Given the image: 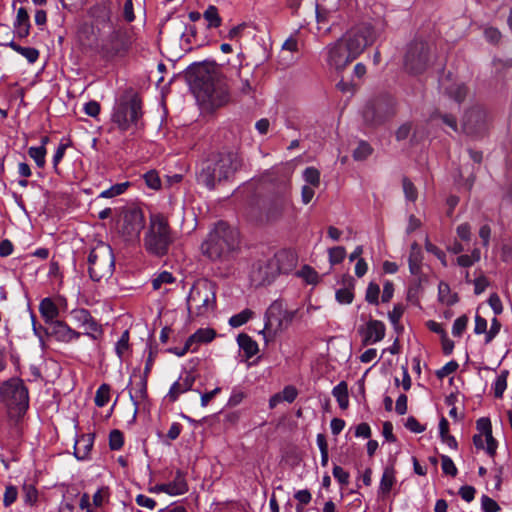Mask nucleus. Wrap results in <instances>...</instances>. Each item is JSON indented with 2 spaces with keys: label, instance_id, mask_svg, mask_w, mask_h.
<instances>
[{
  "label": "nucleus",
  "instance_id": "f257e3e1",
  "mask_svg": "<svg viewBox=\"0 0 512 512\" xmlns=\"http://www.w3.org/2000/svg\"><path fill=\"white\" fill-rule=\"evenodd\" d=\"M190 86L196 98L211 108L230 100L229 87L221 68L214 62L197 63L188 71Z\"/></svg>",
  "mask_w": 512,
  "mask_h": 512
},
{
  "label": "nucleus",
  "instance_id": "f03ea898",
  "mask_svg": "<svg viewBox=\"0 0 512 512\" xmlns=\"http://www.w3.org/2000/svg\"><path fill=\"white\" fill-rule=\"evenodd\" d=\"M241 167L238 153L221 152L204 161L198 173V182L208 189H213L221 181L229 180Z\"/></svg>",
  "mask_w": 512,
  "mask_h": 512
},
{
  "label": "nucleus",
  "instance_id": "7ed1b4c3",
  "mask_svg": "<svg viewBox=\"0 0 512 512\" xmlns=\"http://www.w3.org/2000/svg\"><path fill=\"white\" fill-rule=\"evenodd\" d=\"M297 264V257L291 250H280L272 257L259 260L250 273L255 286L271 284L280 274L291 272Z\"/></svg>",
  "mask_w": 512,
  "mask_h": 512
},
{
  "label": "nucleus",
  "instance_id": "20e7f679",
  "mask_svg": "<svg viewBox=\"0 0 512 512\" xmlns=\"http://www.w3.org/2000/svg\"><path fill=\"white\" fill-rule=\"evenodd\" d=\"M0 400L7 406L8 415L17 430L29 407L28 389L17 377L4 381L0 386Z\"/></svg>",
  "mask_w": 512,
  "mask_h": 512
},
{
  "label": "nucleus",
  "instance_id": "39448f33",
  "mask_svg": "<svg viewBox=\"0 0 512 512\" xmlns=\"http://www.w3.org/2000/svg\"><path fill=\"white\" fill-rule=\"evenodd\" d=\"M238 246V232L226 222H218L202 244V251L210 259L225 257Z\"/></svg>",
  "mask_w": 512,
  "mask_h": 512
},
{
  "label": "nucleus",
  "instance_id": "423d86ee",
  "mask_svg": "<svg viewBox=\"0 0 512 512\" xmlns=\"http://www.w3.org/2000/svg\"><path fill=\"white\" fill-rule=\"evenodd\" d=\"M173 240L168 219L160 213L152 214L148 230L144 236L145 249L153 255L164 256L167 254Z\"/></svg>",
  "mask_w": 512,
  "mask_h": 512
},
{
  "label": "nucleus",
  "instance_id": "0eeeda50",
  "mask_svg": "<svg viewBox=\"0 0 512 512\" xmlns=\"http://www.w3.org/2000/svg\"><path fill=\"white\" fill-rule=\"evenodd\" d=\"M216 306L214 285L207 280L197 281L190 289L187 297V308L190 317L206 316Z\"/></svg>",
  "mask_w": 512,
  "mask_h": 512
},
{
  "label": "nucleus",
  "instance_id": "6e6552de",
  "mask_svg": "<svg viewBox=\"0 0 512 512\" xmlns=\"http://www.w3.org/2000/svg\"><path fill=\"white\" fill-rule=\"evenodd\" d=\"M89 276L93 281H100L113 274L115 257L110 245L99 242L89 253Z\"/></svg>",
  "mask_w": 512,
  "mask_h": 512
},
{
  "label": "nucleus",
  "instance_id": "1a4fd4ad",
  "mask_svg": "<svg viewBox=\"0 0 512 512\" xmlns=\"http://www.w3.org/2000/svg\"><path fill=\"white\" fill-rule=\"evenodd\" d=\"M297 314V310H288L282 301H274L265 314V325L262 331L264 338L274 337L287 329Z\"/></svg>",
  "mask_w": 512,
  "mask_h": 512
},
{
  "label": "nucleus",
  "instance_id": "9d476101",
  "mask_svg": "<svg viewBox=\"0 0 512 512\" xmlns=\"http://www.w3.org/2000/svg\"><path fill=\"white\" fill-rule=\"evenodd\" d=\"M133 42L134 35L131 30L116 27L102 40L101 51L106 58L123 57L128 53Z\"/></svg>",
  "mask_w": 512,
  "mask_h": 512
},
{
  "label": "nucleus",
  "instance_id": "9b49d317",
  "mask_svg": "<svg viewBox=\"0 0 512 512\" xmlns=\"http://www.w3.org/2000/svg\"><path fill=\"white\" fill-rule=\"evenodd\" d=\"M379 34V29L370 23H360L353 26L342 37L348 48L352 51V55L357 57L364 49L373 44Z\"/></svg>",
  "mask_w": 512,
  "mask_h": 512
},
{
  "label": "nucleus",
  "instance_id": "f8f14e48",
  "mask_svg": "<svg viewBox=\"0 0 512 512\" xmlns=\"http://www.w3.org/2000/svg\"><path fill=\"white\" fill-rule=\"evenodd\" d=\"M490 114L481 104L470 106L462 118V131L473 137L483 136L490 127Z\"/></svg>",
  "mask_w": 512,
  "mask_h": 512
},
{
  "label": "nucleus",
  "instance_id": "ddd939ff",
  "mask_svg": "<svg viewBox=\"0 0 512 512\" xmlns=\"http://www.w3.org/2000/svg\"><path fill=\"white\" fill-rule=\"evenodd\" d=\"M429 61V46L426 42L413 41L408 45L404 57V66L410 74L424 72L428 67Z\"/></svg>",
  "mask_w": 512,
  "mask_h": 512
},
{
  "label": "nucleus",
  "instance_id": "4468645a",
  "mask_svg": "<svg viewBox=\"0 0 512 512\" xmlns=\"http://www.w3.org/2000/svg\"><path fill=\"white\" fill-rule=\"evenodd\" d=\"M142 116L140 101L132 98L129 101L121 102L114 107L112 121L117 124L119 129L125 131L132 124H136Z\"/></svg>",
  "mask_w": 512,
  "mask_h": 512
},
{
  "label": "nucleus",
  "instance_id": "2eb2a0df",
  "mask_svg": "<svg viewBox=\"0 0 512 512\" xmlns=\"http://www.w3.org/2000/svg\"><path fill=\"white\" fill-rule=\"evenodd\" d=\"M326 51L327 63L337 71L344 69L349 63L357 58L356 55H352V51L348 48L342 38L328 45L326 47Z\"/></svg>",
  "mask_w": 512,
  "mask_h": 512
},
{
  "label": "nucleus",
  "instance_id": "dca6fc26",
  "mask_svg": "<svg viewBox=\"0 0 512 512\" xmlns=\"http://www.w3.org/2000/svg\"><path fill=\"white\" fill-rule=\"evenodd\" d=\"M145 225L143 212L138 208H131L124 212L120 232L127 241L139 239Z\"/></svg>",
  "mask_w": 512,
  "mask_h": 512
},
{
  "label": "nucleus",
  "instance_id": "f3484780",
  "mask_svg": "<svg viewBox=\"0 0 512 512\" xmlns=\"http://www.w3.org/2000/svg\"><path fill=\"white\" fill-rule=\"evenodd\" d=\"M292 207V201L287 192H282L267 199L263 210L268 221L280 219Z\"/></svg>",
  "mask_w": 512,
  "mask_h": 512
},
{
  "label": "nucleus",
  "instance_id": "a211bd4d",
  "mask_svg": "<svg viewBox=\"0 0 512 512\" xmlns=\"http://www.w3.org/2000/svg\"><path fill=\"white\" fill-rule=\"evenodd\" d=\"M71 319L84 329V334L96 340L102 334L101 325L92 317L91 313L84 308H76L70 312Z\"/></svg>",
  "mask_w": 512,
  "mask_h": 512
},
{
  "label": "nucleus",
  "instance_id": "6ab92c4d",
  "mask_svg": "<svg viewBox=\"0 0 512 512\" xmlns=\"http://www.w3.org/2000/svg\"><path fill=\"white\" fill-rule=\"evenodd\" d=\"M44 333L46 336L54 338L56 341L65 344L78 340L82 335L62 320H58L47 325L44 329Z\"/></svg>",
  "mask_w": 512,
  "mask_h": 512
},
{
  "label": "nucleus",
  "instance_id": "aec40b11",
  "mask_svg": "<svg viewBox=\"0 0 512 512\" xmlns=\"http://www.w3.org/2000/svg\"><path fill=\"white\" fill-rule=\"evenodd\" d=\"M137 380H131V389L129 390V396L130 399L134 405V415L133 417H136V414L138 412L139 406L144 403L148 398L147 393V381L148 377L137 374L136 371L132 374V379Z\"/></svg>",
  "mask_w": 512,
  "mask_h": 512
},
{
  "label": "nucleus",
  "instance_id": "412c9836",
  "mask_svg": "<svg viewBox=\"0 0 512 512\" xmlns=\"http://www.w3.org/2000/svg\"><path fill=\"white\" fill-rule=\"evenodd\" d=\"M385 325L379 320L371 319L367 322L366 326L360 330L363 337V345L375 344L381 341L385 336Z\"/></svg>",
  "mask_w": 512,
  "mask_h": 512
},
{
  "label": "nucleus",
  "instance_id": "4be33fe9",
  "mask_svg": "<svg viewBox=\"0 0 512 512\" xmlns=\"http://www.w3.org/2000/svg\"><path fill=\"white\" fill-rule=\"evenodd\" d=\"M196 380V376L192 371H185L180 375L179 379L175 381L167 394V398L174 402L179 396L192 389Z\"/></svg>",
  "mask_w": 512,
  "mask_h": 512
},
{
  "label": "nucleus",
  "instance_id": "5701e85b",
  "mask_svg": "<svg viewBox=\"0 0 512 512\" xmlns=\"http://www.w3.org/2000/svg\"><path fill=\"white\" fill-rule=\"evenodd\" d=\"M89 15L94 19L95 23H108L111 19V2L109 0H101L90 8Z\"/></svg>",
  "mask_w": 512,
  "mask_h": 512
},
{
  "label": "nucleus",
  "instance_id": "b1692460",
  "mask_svg": "<svg viewBox=\"0 0 512 512\" xmlns=\"http://www.w3.org/2000/svg\"><path fill=\"white\" fill-rule=\"evenodd\" d=\"M14 32L19 38H26L30 33V18L27 10L20 7L14 21Z\"/></svg>",
  "mask_w": 512,
  "mask_h": 512
},
{
  "label": "nucleus",
  "instance_id": "393cba45",
  "mask_svg": "<svg viewBox=\"0 0 512 512\" xmlns=\"http://www.w3.org/2000/svg\"><path fill=\"white\" fill-rule=\"evenodd\" d=\"M316 19L319 28H325L328 31L330 29L328 25L337 24L340 20V16L329 13L328 5L318 3L316 5Z\"/></svg>",
  "mask_w": 512,
  "mask_h": 512
},
{
  "label": "nucleus",
  "instance_id": "a878e982",
  "mask_svg": "<svg viewBox=\"0 0 512 512\" xmlns=\"http://www.w3.org/2000/svg\"><path fill=\"white\" fill-rule=\"evenodd\" d=\"M39 312L47 325L58 321L57 317L59 315V309L55 302L49 297L41 300L39 304Z\"/></svg>",
  "mask_w": 512,
  "mask_h": 512
},
{
  "label": "nucleus",
  "instance_id": "bb28decb",
  "mask_svg": "<svg viewBox=\"0 0 512 512\" xmlns=\"http://www.w3.org/2000/svg\"><path fill=\"white\" fill-rule=\"evenodd\" d=\"M344 287L336 290L335 298L339 304H351L354 299V279L351 276L343 277Z\"/></svg>",
  "mask_w": 512,
  "mask_h": 512
},
{
  "label": "nucleus",
  "instance_id": "cd10ccee",
  "mask_svg": "<svg viewBox=\"0 0 512 512\" xmlns=\"http://www.w3.org/2000/svg\"><path fill=\"white\" fill-rule=\"evenodd\" d=\"M441 87L445 94L457 103H461L468 94V88L463 83H453L448 85L443 79L441 80Z\"/></svg>",
  "mask_w": 512,
  "mask_h": 512
},
{
  "label": "nucleus",
  "instance_id": "c85d7f7f",
  "mask_svg": "<svg viewBox=\"0 0 512 512\" xmlns=\"http://www.w3.org/2000/svg\"><path fill=\"white\" fill-rule=\"evenodd\" d=\"M93 446V437L90 434L81 435L74 445V455L78 460L88 458Z\"/></svg>",
  "mask_w": 512,
  "mask_h": 512
},
{
  "label": "nucleus",
  "instance_id": "c756f323",
  "mask_svg": "<svg viewBox=\"0 0 512 512\" xmlns=\"http://www.w3.org/2000/svg\"><path fill=\"white\" fill-rule=\"evenodd\" d=\"M215 336V330L211 328H201L189 336L188 340L194 347H196L197 350L200 344L211 342Z\"/></svg>",
  "mask_w": 512,
  "mask_h": 512
},
{
  "label": "nucleus",
  "instance_id": "7c9ffc66",
  "mask_svg": "<svg viewBox=\"0 0 512 512\" xmlns=\"http://www.w3.org/2000/svg\"><path fill=\"white\" fill-rule=\"evenodd\" d=\"M364 121L370 125L382 123L385 117L379 113L378 103H368L363 110Z\"/></svg>",
  "mask_w": 512,
  "mask_h": 512
},
{
  "label": "nucleus",
  "instance_id": "2f4dec72",
  "mask_svg": "<svg viewBox=\"0 0 512 512\" xmlns=\"http://www.w3.org/2000/svg\"><path fill=\"white\" fill-rule=\"evenodd\" d=\"M239 347L244 351L246 358H251L258 352V344L249 335L242 333L237 337Z\"/></svg>",
  "mask_w": 512,
  "mask_h": 512
},
{
  "label": "nucleus",
  "instance_id": "473e14b6",
  "mask_svg": "<svg viewBox=\"0 0 512 512\" xmlns=\"http://www.w3.org/2000/svg\"><path fill=\"white\" fill-rule=\"evenodd\" d=\"M395 482H396L395 469L393 468V466L386 467L383 471V474H382V477L380 480L379 492L384 495L388 494L391 491Z\"/></svg>",
  "mask_w": 512,
  "mask_h": 512
},
{
  "label": "nucleus",
  "instance_id": "72a5a7b5",
  "mask_svg": "<svg viewBox=\"0 0 512 512\" xmlns=\"http://www.w3.org/2000/svg\"><path fill=\"white\" fill-rule=\"evenodd\" d=\"M167 494L176 496L187 492L188 487L184 476L178 471L172 482L167 483Z\"/></svg>",
  "mask_w": 512,
  "mask_h": 512
},
{
  "label": "nucleus",
  "instance_id": "f704fd0d",
  "mask_svg": "<svg viewBox=\"0 0 512 512\" xmlns=\"http://www.w3.org/2000/svg\"><path fill=\"white\" fill-rule=\"evenodd\" d=\"M438 299L447 306H452L458 301L457 294L452 293L450 286L442 281L438 285Z\"/></svg>",
  "mask_w": 512,
  "mask_h": 512
},
{
  "label": "nucleus",
  "instance_id": "c9c22d12",
  "mask_svg": "<svg viewBox=\"0 0 512 512\" xmlns=\"http://www.w3.org/2000/svg\"><path fill=\"white\" fill-rule=\"evenodd\" d=\"M333 396L336 398L339 407L341 409H347L349 406V397H348V386L345 381H341L338 385H336L332 390Z\"/></svg>",
  "mask_w": 512,
  "mask_h": 512
},
{
  "label": "nucleus",
  "instance_id": "e433bc0d",
  "mask_svg": "<svg viewBox=\"0 0 512 512\" xmlns=\"http://www.w3.org/2000/svg\"><path fill=\"white\" fill-rule=\"evenodd\" d=\"M509 372L508 370H502L496 377L492 389L494 396L496 398H502L503 394L507 388V378H508Z\"/></svg>",
  "mask_w": 512,
  "mask_h": 512
},
{
  "label": "nucleus",
  "instance_id": "4c0bfd02",
  "mask_svg": "<svg viewBox=\"0 0 512 512\" xmlns=\"http://www.w3.org/2000/svg\"><path fill=\"white\" fill-rule=\"evenodd\" d=\"M15 52L25 57L30 63H35L39 58V51L32 47H23L11 41L8 44Z\"/></svg>",
  "mask_w": 512,
  "mask_h": 512
},
{
  "label": "nucleus",
  "instance_id": "58836bf2",
  "mask_svg": "<svg viewBox=\"0 0 512 512\" xmlns=\"http://www.w3.org/2000/svg\"><path fill=\"white\" fill-rule=\"evenodd\" d=\"M436 119H441L443 124L451 128L453 131H458V125L456 117L452 114L442 112L440 109H436L431 115L430 120L434 121Z\"/></svg>",
  "mask_w": 512,
  "mask_h": 512
},
{
  "label": "nucleus",
  "instance_id": "ea45409f",
  "mask_svg": "<svg viewBox=\"0 0 512 512\" xmlns=\"http://www.w3.org/2000/svg\"><path fill=\"white\" fill-rule=\"evenodd\" d=\"M204 19L208 22L209 28H217L221 25L222 19L218 13V9L210 5L203 13Z\"/></svg>",
  "mask_w": 512,
  "mask_h": 512
},
{
  "label": "nucleus",
  "instance_id": "a19ab883",
  "mask_svg": "<svg viewBox=\"0 0 512 512\" xmlns=\"http://www.w3.org/2000/svg\"><path fill=\"white\" fill-rule=\"evenodd\" d=\"M480 259H481L480 249L474 248L472 250L471 254L460 255L457 258V264L461 267L468 268V267H471L472 265H474L476 262H479Z\"/></svg>",
  "mask_w": 512,
  "mask_h": 512
},
{
  "label": "nucleus",
  "instance_id": "79ce46f5",
  "mask_svg": "<svg viewBox=\"0 0 512 512\" xmlns=\"http://www.w3.org/2000/svg\"><path fill=\"white\" fill-rule=\"evenodd\" d=\"M253 315H254V312L252 310L244 309L240 313L235 314L232 317H230L229 325L234 328L240 327V326L244 325L245 323H247L252 318Z\"/></svg>",
  "mask_w": 512,
  "mask_h": 512
},
{
  "label": "nucleus",
  "instance_id": "37998d69",
  "mask_svg": "<svg viewBox=\"0 0 512 512\" xmlns=\"http://www.w3.org/2000/svg\"><path fill=\"white\" fill-rule=\"evenodd\" d=\"M46 147L39 146V147H30L28 149V155L35 161L36 165L39 168H43L45 166L46 160Z\"/></svg>",
  "mask_w": 512,
  "mask_h": 512
},
{
  "label": "nucleus",
  "instance_id": "c03bdc74",
  "mask_svg": "<svg viewBox=\"0 0 512 512\" xmlns=\"http://www.w3.org/2000/svg\"><path fill=\"white\" fill-rule=\"evenodd\" d=\"M110 386L108 384H102L97 389L94 402L98 407H104L110 400Z\"/></svg>",
  "mask_w": 512,
  "mask_h": 512
},
{
  "label": "nucleus",
  "instance_id": "a18cd8bd",
  "mask_svg": "<svg viewBox=\"0 0 512 512\" xmlns=\"http://www.w3.org/2000/svg\"><path fill=\"white\" fill-rule=\"evenodd\" d=\"M129 182L117 183L112 185L110 188L102 191L99 195L101 198H113L115 196L123 194L129 187Z\"/></svg>",
  "mask_w": 512,
  "mask_h": 512
},
{
  "label": "nucleus",
  "instance_id": "49530a36",
  "mask_svg": "<svg viewBox=\"0 0 512 512\" xmlns=\"http://www.w3.org/2000/svg\"><path fill=\"white\" fill-rule=\"evenodd\" d=\"M303 178L310 186L318 187L320 185V172L314 167H307L303 171Z\"/></svg>",
  "mask_w": 512,
  "mask_h": 512
},
{
  "label": "nucleus",
  "instance_id": "de8ad7c7",
  "mask_svg": "<svg viewBox=\"0 0 512 512\" xmlns=\"http://www.w3.org/2000/svg\"><path fill=\"white\" fill-rule=\"evenodd\" d=\"M402 187H403V192H404L405 198L408 201L415 202L418 197V191H417V188L415 187V185L407 177L403 178Z\"/></svg>",
  "mask_w": 512,
  "mask_h": 512
},
{
  "label": "nucleus",
  "instance_id": "09e8293b",
  "mask_svg": "<svg viewBox=\"0 0 512 512\" xmlns=\"http://www.w3.org/2000/svg\"><path fill=\"white\" fill-rule=\"evenodd\" d=\"M298 275L303 278L308 284H317L319 282V274L310 266H304L298 272Z\"/></svg>",
  "mask_w": 512,
  "mask_h": 512
},
{
  "label": "nucleus",
  "instance_id": "8fccbe9b",
  "mask_svg": "<svg viewBox=\"0 0 512 512\" xmlns=\"http://www.w3.org/2000/svg\"><path fill=\"white\" fill-rule=\"evenodd\" d=\"M329 254V262L331 265H336L341 263L345 256H346V250L342 246H336L333 248H330L328 251Z\"/></svg>",
  "mask_w": 512,
  "mask_h": 512
},
{
  "label": "nucleus",
  "instance_id": "3c124183",
  "mask_svg": "<svg viewBox=\"0 0 512 512\" xmlns=\"http://www.w3.org/2000/svg\"><path fill=\"white\" fill-rule=\"evenodd\" d=\"M174 281L175 278L170 272L163 271L152 280V286L154 290H158L163 284H171Z\"/></svg>",
  "mask_w": 512,
  "mask_h": 512
},
{
  "label": "nucleus",
  "instance_id": "603ef678",
  "mask_svg": "<svg viewBox=\"0 0 512 512\" xmlns=\"http://www.w3.org/2000/svg\"><path fill=\"white\" fill-rule=\"evenodd\" d=\"M129 350V333L124 331L116 343L115 351L117 356L122 359L124 354Z\"/></svg>",
  "mask_w": 512,
  "mask_h": 512
},
{
  "label": "nucleus",
  "instance_id": "864d4df0",
  "mask_svg": "<svg viewBox=\"0 0 512 512\" xmlns=\"http://www.w3.org/2000/svg\"><path fill=\"white\" fill-rule=\"evenodd\" d=\"M380 287L378 284L371 282L366 289L365 299L370 304H378Z\"/></svg>",
  "mask_w": 512,
  "mask_h": 512
},
{
  "label": "nucleus",
  "instance_id": "5fc2aeb1",
  "mask_svg": "<svg viewBox=\"0 0 512 512\" xmlns=\"http://www.w3.org/2000/svg\"><path fill=\"white\" fill-rule=\"evenodd\" d=\"M372 153L371 146L364 141H361L357 148L353 152V157L355 160H364Z\"/></svg>",
  "mask_w": 512,
  "mask_h": 512
},
{
  "label": "nucleus",
  "instance_id": "6e6d98bb",
  "mask_svg": "<svg viewBox=\"0 0 512 512\" xmlns=\"http://www.w3.org/2000/svg\"><path fill=\"white\" fill-rule=\"evenodd\" d=\"M468 317L466 315H462L458 317L452 326V334L455 337H460L463 332L466 330L468 324Z\"/></svg>",
  "mask_w": 512,
  "mask_h": 512
},
{
  "label": "nucleus",
  "instance_id": "4d7b16f0",
  "mask_svg": "<svg viewBox=\"0 0 512 512\" xmlns=\"http://www.w3.org/2000/svg\"><path fill=\"white\" fill-rule=\"evenodd\" d=\"M124 444L123 434L119 430H112L109 434V446L112 450H119Z\"/></svg>",
  "mask_w": 512,
  "mask_h": 512
},
{
  "label": "nucleus",
  "instance_id": "13d9d810",
  "mask_svg": "<svg viewBox=\"0 0 512 512\" xmlns=\"http://www.w3.org/2000/svg\"><path fill=\"white\" fill-rule=\"evenodd\" d=\"M501 329V323L500 321L494 317L491 320L490 329L487 330L485 335V344H489L493 341V339L498 335Z\"/></svg>",
  "mask_w": 512,
  "mask_h": 512
},
{
  "label": "nucleus",
  "instance_id": "bf43d9fd",
  "mask_svg": "<svg viewBox=\"0 0 512 512\" xmlns=\"http://www.w3.org/2000/svg\"><path fill=\"white\" fill-rule=\"evenodd\" d=\"M425 249L427 252L435 255L441 261L443 266H447L446 254L436 245L432 244L428 239L425 241Z\"/></svg>",
  "mask_w": 512,
  "mask_h": 512
},
{
  "label": "nucleus",
  "instance_id": "052dcab7",
  "mask_svg": "<svg viewBox=\"0 0 512 512\" xmlns=\"http://www.w3.org/2000/svg\"><path fill=\"white\" fill-rule=\"evenodd\" d=\"M422 254H409V270L411 274L417 275L421 271Z\"/></svg>",
  "mask_w": 512,
  "mask_h": 512
},
{
  "label": "nucleus",
  "instance_id": "680f3d73",
  "mask_svg": "<svg viewBox=\"0 0 512 512\" xmlns=\"http://www.w3.org/2000/svg\"><path fill=\"white\" fill-rule=\"evenodd\" d=\"M441 461H442L441 466H442L443 472L452 477L456 476L457 468H456L454 462L452 461V459L449 456L442 455Z\"/></svg>",
  "mask_w": 512,
  "mask_h": 512
},
{
  "label": "nucleus",
  "instance_id": "e2e57ef3",
  "mask_svg": "<svg viewBox=\"0 0 512 512\" xmlns=\"http://www.w3.org/2000/svg\"><path fill=\"white\" fill-rule=\"evenodd\" d=\"M481 507L484 512H498L500 510L498 503L487 495L481 497Z\"/></svg>",
  "mask_w": 512,
  "mask_h": 512
},
{
  "label": "nucleus",
  "instance_id": "0e129e2a",
  "mask_svg": "<svg viewBox=\"0 0 512 512\" xmlns=\"http://www.w3.org/2000/svg\"><path fill=\"white\" fill-rule=\"evenodd\" d=\"M456 233L460 240L468 242L471 240L472 227L469 223H462L457 226Z\"/></svg>",
  "mask_w": 512,
  "mask_h": 512
},
{
  "label": "nucleus",
  "instance_id": "69168bd1",
  "mask_svg": "<svg viewBox=\"0 0 512 512\" xmlns=\"http://www.w3.org/2000/svg\"><path fill=\"white\" fill-rule=\"evenodd\" d=\"M18 496V491L15 486L9 485L6 487L4 496H3V504L5 507H9L12 505Z\"/></svg>",
  "mask_w": 512,
  "mask_h": 512
},
{
  "label": "nucleus",
  "instance_id": "338daca9",
  "mask_svg": "<svg viewBox=\"0 0 512 512\" xmlns=\"http://www.w3.org/2000/svg\"><path fill=\"white\" fill-rule=\"evenodd\" d=\"M109 497V490L107 487L99 488L93 495V504L96 507H101Z\"/></svg>",
  "mask_w": 512,
  "mask_h": 512
},
{
  "label": "nucleus",
  "instance_id": "774afa93",
  "mask_svg": "<svg viewBox=\"0 0 512 512\" xmlns=\"http://www.w3.org/2000/svg\"><path fill=\"white\" fill-rule=\"evenodd\" d=\"M145 183L149 188L158 189L161 185L158 173L154 170L148 171L144 174Z\"/></svg>",
  "mask_w": 512,
  "mask_h": 512
}]
</instances>
